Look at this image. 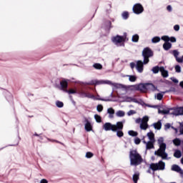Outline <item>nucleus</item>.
<instances>
[{
    "mask_svg": "<svg viewBox=\"0 0 183 183\" xmlns=\"http://www.w3.org/2000/svg\"><path fill=\"white\" fill-rule=\"evenodd\" d=\"M135 66L137 67V64H135L134 62L130 63V68H132V69H134Z\"/></svg>",
    "mask_w": 183,
    "mask_h": 183,
    "instance_id": "603ef678",
    "label": "nucleus"
},
{
    "mask_svg": "<svg viewBox=\"0 0 183 183\" xmlns=\"http://www.w3.org/2000/svg\"><path fill=\"white\" fill-rule=\"evenodd\" d=\"M117 117H125V112L124 111H118L116 113Z\"/></svg>",
    "mask_w": 183,
    "mask_h": 183,
    "instance_id": "2f4dec72",
    "label": "nucleus"
},
{
    "mask_svg": "<svg viewBox=\"0 0 183 183\" xmlns=\"http://www.w3.org/2000/svg\"><path fill=\"white\" fill-rule=\"evenodd\" d=\"M129 80L130 82H135L137 81V76L134 75H129Z\"/></svg>",
    "mask_w": 183,
    "mask_h": 183,
    "instance_id": "f704fd0d",
    "label": "nucleus"
},
{
    "mask_svg": "<svg viewBox=\"0 0 183 183\" xmlns=\"http://www.w3.org/2000/svg\"><path fill=\"white\" fill-rule=\"evenodd\" d=\"M142 56L144 57V64L147 65L149 62V58L154 56V51L149 47H145L142 51Z\"/></svg>",
    "mask_w": 183,
    "mask_h": 183,
    "instance_id": "7ed1b4c3",
    "label": "nucleus"
},
{
    "mask_svg": "<svg viewBox=\"0 0 183 183\" xmlns=\"http://www.w3.org/2000/svg\"><path fill=\"white\" fill-rule=\"evenodd\" d=\"M154 127L155 129L159 130L162 127V123H161V122L159 121L157 123L154 124Z\"/></svg>",
    "mask_w": 183,
    "mask_h": 183,
    "instance_id": "412c9836",
    "label": "nucleus"
},
{
    "mask_svg": "<svg viewBox=\"0 0 183 183\" xmlns=\"http://www.w3.org/2000/svg\"><path fill=\"white\" fill-rule=\"evenodd\" d=\"M115 86H116L117 88H119V89H125V88H127V86H126L125 85L122 84H117L115 85Z\"/></svg>",
    "mask_w": 183,
    "mask_h": 183,
    "instance_id": "a19ab883",
    "label": "nucleus"
},
{
    "mask_svg": "<svg viewBox=\"0 0 183 183\" xmlns=\"http://www.w3.org/2000/svg\"><path fill=\"white\" fill-rule=\"evenodd\" d=\"M148 88L153 91H157V87L152 84H142L138 86V89H139V91H147L148 90Z\"/></svg>",
    "mask_w": 183,
    "mask_h": 183,
    "instance_id": "39448f33",
    "label": "nucleus"
},
{
    "mask_svg": "<svg viewBox=\"0 0 183 183\" xmlns=\"http://www.w3.org/2000/svg\"><path fill=\"white\" fill-rule=\"evenodd\" d=\"M141 129H144V131L148 129V123H141L140 124Z\"/></svg>",
    "mask_w": 183,
    "mask_h": 183,
    "instance_id": "cd10ccee",
    "label": "nucleus"
},
{
    "mask_svg": "<svg viewBox=\"0 0 183 183\" xmlns=\"http://www.w3.org/2000/svg\"><path fill=\"white\" fill-rule=\"evenodd\" d=\"M174 68L176 72H181V66L179 65H176Z\"/></svg>",
    "mask_w": 183,
    "mask_h": 183,
    "instance_id": "49530a36",
    "label": "nucleus"
},
{
    "mask_svg": "<svg viewBox=\"0 0 183 183\" xmlns=\"http://www.w3.org/2000/svg\"><path fill=\"white\" fill-rule=\"evenodd\" d=\"M182 156V154L181 153V152L179 150H176L174 153V157L175 158H179Z\"/></svg>",
    "mask_w": 183,
    "mask_h": 183,
    "instance_id": "b1692460",
    "label": "nucleus"
},
{
    "mask_svg": "<svg viewBox=\"0 0 183 183\" xmlns=\"http://www.w3.org/2000/svg\"><path fill=\"white\" fill-rule=\"evenodd\" d=\"M174 31H179V25L176 24L174 26Z\"/></svg>",
    "mask_w": 183,
    "mask_h": 183,
    "instance_id": "5fc2aeb1",
    "label": "nucleus"
},
{
    "mask_svg": "<svg viewBox=\"0 0 183 183\" xmlns=\"http://www.w3.org/2000/svg\"><path fill=\"white\" fill-rule=\"evenodd\" d=\"M154 154L158 157H161L162 159H167V158L168 157V154H167L165 152H154Z\"/></svg>",
    "mask_w": 183,
    "mask_h": 183,
    "instance_id": "ddd939ff",
    "label": "nucleus"
},
{
    "mask_svg": "<svg viewBox=\"0 0 183 183\" xmlns=\"http://www.w3.org/2000/svg\"><path fill=\"white\" fill-rule=\"evenodd\" d=\"M173 143L176 147H179V145H181V140L178 138H176L173 140Z\"/></svg>",
    "mask_w": 183,
    "mask_h": 183,
    "instance_id": "393cba45",
    "label": "nucleus"
},
{
    "mask_svg": "<svg viewBox=\"0 0 183 183\" xmlns=\"http://www.w3.org/2000/svg\"><path fill=\"white\" fill-rule=\"evenodd\" d=\"M147 137H148L149 141L155 142V134H154V132H150L147 133Z\"/></svg>",
    "mask_w": 183,
    "mask_h": 183,
    "instance_id": "a211bd4d",
    "label": "nucleus"
},
{
    "mask_svg": "<svg viewBox=\"0 0 183 183\" xmlns=\"http://www.w3.org/2000/svg\"><path fill=\"white\" fill-rule=\"evenodd\" d=\"M172 81H173V82H174V84H178V79H174Z\"/></svg>",
    "mask_w": 183,
    "mask_h": 183,
    "instance_id": "e2e57ef3",
    "label": "nucleus"
},
{
    "mask_svg": "<svg viewBox=\"0 0 183 183\" xmlns=\"http://www.w3.org/2000/svg\"><path fill=\"white\" fill-rule=\"evenodd\" d=\"M60 85L61 86V89H63V91H66V88H68V81H66V80H62L61 81H60Z\"/></svg>",
    "mask_w": 183,
    "mask_h": 183,
    "instance_id": "4468645a",
    "label": "nucleus"
},
{
    "mask_svg": "<svg viewBox=\"0 0 183 183\" xmlns=\"http://www.w3.org/2000/svg\"><path fill=\"white\" fill-rule=\"evenodd\" d=\"M56 105L58 108H62V107H64V102L57 101V102H56Z\"/></svg>",
    "mask_w": 183,
    "mask_h": 183,
    "instance_id": "4c0bfd02",
    "label": "nucleus"
},
{
    "mask_svg": "<svg viewBox=\"0 0 183 183\" xmlns=\"http://www.w3.org/2000/svg\"><path fill=\"white\" fill-rule=\"evenodd\" d=\"M122 16L123 19H128V18H129V13L128 11H124Z\"/></svg>",
    "mask_w": 183,
    "mask_h": 183,
    "instance_id": "c756f323",
    "label": "nucleus"
},
{
    "mask_svg": "<svg viewBox=\"0 0 183 183\" xmlns=\"http://www.w3.org/2000/svg\"><path fill=\"white\" fill-rule=\"evenodd\" d=\"M162 41H164V42H177V39L174 36L169 37L168 36H162Z\"/></svg>",
    "mask_w": 183,
    "mask_h": 183,
    "instance_id": "9b49d317",
    "label": "nucleus"
},
{
    "mask_svg": "<svg viewBox=\"0 0 183 183\" xmlns=\"http://www.w3.org/2000/svg\"><path fill=\"white\" fill-rule=\"evenodd\" d=\"M93 66L95 69H102V64L99 63H96L93 64Z\"/></svg>",
    "mask_w": 183,
    "mask_h": 183,
    "instance_id": "473e14b6",
    "label": "nucleus"
},
{
    "mask_svg": "<svg viewBox=\"0 0 183 183\" xmlns=\"http://www.w3.org/2000/svg\"><path fill=\"white\" fill-rule=\"evenodd\" d=\"M134 144H136V145H139V144H141V139L136 137L134 139Z\"/></svg>",
    "mask_w": 183,
    "mask_h": 183,
    "instance_id": "c03bdc74",
    "label": "nucleus"
},
{
    "mask_svg": "<svg viewBox=\"0 0 183 183\" xmlns=\"http://www.w3.org/2000/svg\"><path fill=\"white\" fill-rule=\"evenodd\" d=\"M79 94L82 95L83 97H88L86 93L85 92H84V91L79 92Z\"/></svg>",
    "mask_w": 183,
    "mask_h": 183,
    "instance_id": "864d4df0",
    "label": "nucleus"
},
{
    "mask_svg": "<svg viewBox=\"0 0 183 183\" xmlns=\"http://www.w3.org/2000/svg\"><path fill=\"white\" fill-rule=\"evenodd\" d=\"M157 142H158L159 145H161V144H165V143H164V138H162V137H160L159 139H158Z\"/></svg>",
    "mask_w": 183,
    "mask_h": 183,
    "instance_id": "de8ad7c7",
    "label": "nucleus"
},
{
    "mask_svg": "<svg viewBox=\"0 0 183 183\" xmlns=\"http://www.w3.org/2000/svg\"><path fill=\"white\" fill-rule=\"evenodd\" d=\"M97 109L98 112H102V111H104V106H102V104H99L97 107Z\"/></svg>",
    "mask_w": 183,
    "mask_h": 183,
    "instance_id": "58836bf2",
    "label": "nucleus"
},
{
    "mask_svg": "<svg viewBox=\"0 0 183 183\" xmlns=\"http://www.w3.org/2000/svg\"><path fill=\"white\" fill-rule=\"evenodd\" d=\"M162 98H164V94L161 93L157 94V99H158V101H162Z\"/></svg>",
    "mask_w": 183,
    "mask_h": 183,
    "instance_id": "79ce46f5",
    "label": "nucleus"
},
{
    "mask_svg": "<svg viewBox=\"0 0 183 183\" xmlns=\"http://www.w3.org/2000/svg\"><path fill=\"white\" fill-rule=\"evenodd\" d=\"M34 135V137H39V134H38L36 133H35Z\"/></svg>",
    "mask_w": 183,
    "mask_h": 183,
    "instance_id": "338daca9",
    "label": "nucleus"
},
{
    "mask_svg": "<svg viewBox=\"0 0 183 183\" xmlns=\"http://www.w3.org/2000/svg\"><path fill=\"white\" fill-rule=\"evenodd\" d=\"M128 134L130 135V137H138V133L134 130H129Z\"/></svg>",
    "mask_w": 183,
    "mask_h": 183,
    "instance_id": "5701e85b",
    "label": "nucleus"
},
{
    "mask_svg": "<svg viewBox=\"0 0 183 183\" xmlns=\"http://www.w3.org/2000/svg\"><path fill=\"white\" fill-rule=\"evenodd\" d=\"M144 64H145L144 63V61L142 62V61L141 60H138L137 61L136 64V69L138 71V72H139L140 74H142V72H144Z\"/></svg>",
    "mask_w": 183,
    "mask_h": 183,
    "instance_id": "6e6552de",
    "label": "nucleus"
},
{
    "mask_svg": "<svg viewBox=\"0 0 183 183\" xmlns=\"http://www.w3.org/2000/svg\"><path fill=\"white\" fill-rule=\"evenodd\" d=\"M163 48L164 51H169V49L172 48V44L169 41H165L164 44H163Z\"/></svg>",
    "mask_w": 183,
    "mask_h": 183,
    "instance_id": "dca6fc26",
    "label": "nucleus"
},
{
    "mask_svg": "<svg viewBox=\"0 0 183 183\" xmlns=\"http://www.w3.org/2000/svg\"><path fill=\"white\" fill-rule=\"evenodd\" d=\"M132 9L134 14H136V15H139V14L144 12V6L139 3L134 4Z\"/></svg>",
    "mask_w": 183,
    "mask_h": 183,
    "instance_id": "0eeeda50",
    "label": "nucleus"
},
{
    "mask_svg": "<svg viewBox=\"0 0 183 183\" xmlns=\"http://www.w3.org/2000/svg\"><path fill=\"white\" fill-rule=\"evenodd\" d=\"M160 72L162 73L163 78H168V71L165 70L164 66L160 67Z\"/></svg>",
    "mask_w": 183,
    "mask_h": 183,
    "instance_id": "2eb2a0df",
    "label": "nucleus"
},
{
    "mask_svg": "<svg viewBox=\"0 0 183 183\" xmlns=\"http://www.w3.org/2000/svg\"><path fill=\"white\" fill-rule=\"evenodd\" d=\"M132 42H138L139 41V36L138 34H134L132 39Z\"/></svg>",
    "mask_w": 183,
    "mask_h": 183,
    "instance_id": "a878e982",
    "label": "nucleus"
},
{
    "mask_svg": "<svg viewBox=\"0 0 183 183\" xmlns=\"http://www.w3.org/2000/svg\"><path fill=\"white\" fill-rule=\"evenodd\" d=\"M177 115H183V107H179L177 109Z\"/></svg>",
    "mask_w": 183,
    "mask_h": 183,
    "instance_id": "ea45409f",
    "label": "nucleus"
},
{
    "mask_svg": "<svg viewBox=\"0 0 183 183\" xmlns=\"http://www.w3.org/2000/svg\"><path fill=\"white\" fill-rule=\"evenodd\" d=\"M150 169H152V171H164L165 169V162L159 161L158 163H152Z\"/></svg>",
    "mask_w": 183,
    "mask_h": 183,
    "instance_id": "20e7f679",
    "label": "nucleus"
},
{
    "mask_svg": "<svg viewBox=\"0 0 183 183\" xmlns=\"http://www.w3.org/2000/svg\"><path fill=\"white\" fill-rule=\"evenodd\" d=\"M159 114H163V115H168V114H169V110H168V109L159 110Z\"/></svg>",
    "mask_w": 183,
    "mask_h": 183,
    "instance_id": "72a5a7b5",
    "label": "nucleus"
},
{
    "mask_svg": "<svg viewBox=\"0 0 183 183\" xmlns=\"http://www.w3.org/2000/svg\"><path fill=\"white\" fill-rule=\"evenodd\" d=\"M86 124L84 125L85 130L87 132H91L92 131V124H91V122L88 120V119H85Z\"/></svg>",
    "mask_w": 183,
    "mask_h": 183,
    "instance_id": "f8f14e48",
    "label": "nucleus"
},
{
    "mask_svg": "<svg viewBox=\"0 0 183 183\" xmlns=\"http://www.w3.org/2000/svg\"><path fill=\"white\" fill-rule=\"evenodd\" d=\"M102 84H105L104 81H98V80H92L91 85H101Z\"/></svg>",
    "mask_w": 183,
    "mask_h": 183,
    "instance_id": "aec40b11",
    "label": "nucleus"
},
{
    "mask_svg": "<svg viewBox=\"0 0 183 183\" xmlns=\"http://www.w3.org/2000/svg\"><path fill=\"white\" fill-rule=\"evenodd\" d=\"M169 128H172L171 124L169 123H167L164 125V129H169Z\"/></svg>",
    "mask_w": 183,
    "mask_h": 183,
    "instance_id": "8fccbe9b",
    "label": "nucleus"
},
{
    "mask_svg": "<svg viewBox=\"0 0 183 183\" xmlns=\"http://www.w3.org/2000/svg\"><path fill=\"white\" fill-rule=\"evenodd\" d=\"M179 85H180V86H181L182 88H183V81H181V82L179 83Z\"/></svg>",
    "mask_w": 183,
    "mask_h": 183,
    "instance_id": "69168bd1",
    "label": "nucleus"
},
{
    "mask_svg": "<svg viewBox=\"0 0 183 183\" xmlns=\"http://www.w3.org/2000/svg\"><path fill=\"white\" fill-rule=\"evenodd\" d=\"M137 114V112H135V110H129L127 113V115H129V117H131V115H134Z\"/></svg>",
    "mask_w": 183,
    "mask_h": 183,
    "instance_id": "a18cd8bd",
    "label": "nucleus"
},
{
    "mask_svg": "<svg viewBox=\"0 0 183 183\" xmlns=\"http://www.w3.org/2000/svg\"><path fill=\"white\" fill-rule=\"evenodd\" d=\"M40 183H48V180H46V179H42L40 181Z\"/></svg>",
    "mask_w": 183,
    "mask_h": 183,
    "instance_id": "bf43d9fd",
    "label": "nucleus"
},
{
    "mask_svg": "<svg viewBox=\"0 0 183 183\" xmlns=\"http://www.w3.org/2000/svg\"><path fill=\"white\" fill-rule=\"evenodd\" d=\"M127 99H131L132 101V98L128 97Z\"/></svg>",
    "mask_w": 183,
    "mask_h": 183,
    "instance_id": "774afa93",
    "label": "nucleus"
},
{
    "mask_svg": "<svg viewBox=\"0 0 183 183\" xmlns=\"http://www.w3.org/2000/svg\"><path fill=\"white\" fill-rule=\"evenodd\" d=\"M180 134L183 135V124H180V130H179Z\"/></svg>",
    "mask_w": 183,
    "mask_h": 183,
    "instance_id": "6e6d98bb",
    "label": "nucleus"
},
{
    "mask_svg": "<svg viewBox=\"0 0 183 183\" xmlns=\"http://www.w3.org/2000/svg\"><path fill=\"white\" fill-rule=\"evenodd\" d=\"M136 122H137V124H139V123L142 122V120L141 119H137Z\"/></svg>",
    "mask_w": 183,
    "mask_h": 183,
    "instance_id": "680f3d73",
    "label": "nucleus"
},
{
    "mask_svg": "<svg viewBox=\"0 0 183 183\" xmlns=\"http://www.w3.org/2000/svg\"><path fill=\"white\" fill-rule=\"evenodd\" d=\"M179 54V53H178V51L177 50H174L173 51V55L175 58H178V55Z\"/></svg>",
    "mask_w": 183,
    "mask_h": 183,
    "instance_id": "09e8293b",
    "label": "nucleus"
},
{
    "mask_svg": "<svg viewBox=\"0 0 183 183\" xmlns=\"http://www.w3.org/2000/svg\"><path fill=\"white\" fill-rule=\"evenodd\" d=\"M112 42H114V44H122V42H125V41H127V35H124V36L117 35L112 38Z\"/></svg>",
    "mask_w": 183,
    "mask_h": 183,
    "instance_id": "423d86ee",
    "label": "nucleus"
},
{
    "mask_svg": "<svg viewBox=\"0 0 183 183\" xmlns=\"http://www.w3.org/2000/svg\"><path fill=\"white\" fill-rule=\"evenodd\" d=\"M176 60L177 61V62H179V63L183 61L182 58L176 57Z\"/></svg>",
    "mask_w": 183,
    "mask_h": 183,
    "instance_id": "13d9d810",
    "label": "nucleus"
},
{
    "mask_svg": "<svg viewBox=\"0 0 183 183\" xmlns=\"http://www.w3.org/2000/svg\"><path fill=\"white\" fill-rule=\"evenodd\" d=\"M102 129L104 131H112V132H117V137L122 138L124 137V123L122 122H117L116 124H113L109 122H106L103 126Z\"/></svg>",
    "mask_w": 183,
    "mask_h": 183,
    "instance_id": "f257e3e1",
    "label": "nucleus"
},
{
    "mask_svg": "<svg viewBox=\"0 0 183 183\" xmlns=\"http://www.w3.org/2000/svg\"><path fill=\"white\" fill-rule=\"evenodd\" d=\"M138 179H139V174H134L133 175V182L134 183H138Z\"/></svg>",
    "mask_w": 183,
    "mask_h": 183,
    "instance_id": "7c9ffc66",
    "label": "nucleus"
},
{
    "mask_svg": "<svg viewBox=\"0 0 183 183\" xmlns=\"http://www.w3.org/2000/svg\"><path fill=\"white\" fill-rule=\"evenodd\" d=\"M143 143L146 144V149H154V148H155V147L154 146L155 142L149 141L147 142L145 140H144Z\"/></svg>",
    "mask_w": 183,
    "mask_h": 183,
    "instance_id": "9d476101",
    "label": "nucleus"
},
{
    "mask_svg": "<svg viewBox=\"0 0 183 183\" xmlns=\"http://www.w3.org/2000/svg\"><path fill=\"white\" fill-rule=\"evenodd\" d=\"M107 112L109 114V118H114V114H115V110L110 107L107 109Z\"/></svg>",
    "mask_w": 183,
    "mask_h": 183,
    "instance_id": "6ab92c4d",
    "label": "nucleus"
},
{
    "mask_svg": "<svg viewBox=\"0 0 183 183\" xmlns=\"http://www.w3.org/2000/svg\"><path fill=\"white\" fill-rule=\"evenodd\" d=\"M94 119H96V122L100 124V122H102V117L98 114L94 115Z\"/></svg>",
    "mask_w": 183,
    "mask_h": 183,
    "instance_id": "c85d7f7f",
    "label": "nucleus"
},
{
    "mask_svg": "<svg viewBox=\"0 0 183 183\" xmlns=\"http://www.w3.org/2000/svg\"><path fill=\"white\" fill-rule=\"evenodd\" d=\"M172 129H174L175 131V134H178V129L172 126Z\"/></svg>",
    "mask_w": 183,
    "mask_h": 183,
    "instance_id": "052dcab7",
    "label": "nucleus"
},
{
    "mask_svg": "<svg viewBox=\"0 0 183 183\" xmlns=\"http://www.w3.org/2000/svg\"><path fill=\"white\" fill-rule=\"evenodd\" d=\"M165 149H167V144L165 143L161 144H159V149L155 152H165Z\"/></svg>",
    "mask_w": 183,
    "mask_h": 183,
    "instance_id": "f3484780",
    "label": "nucleus"
},
{
    "mask_svg": "<svg viewBox=\"0 0 183 183\" xmlns=\"http://www.w3.org/2000/svg\"><path fill=\"white\" fill-rule=\"evenodd\" d=\"M65 92H67V94H76V90L74 89H66Z\"/></svg>",
    "mask_w": 183,
    "mask_h": 183,
    "instance_id": "e433bc0d",
    "label": "nucleus"
},
{
    "mask_svg": "<svg viewBox=\"0 0 183 183\" xmlns=\"http://www.w3.org/2000/svg\"><path fill=\"white\" fill-rule=\"evenodd\" d=\"M129 159L130 164L134 167H138V165H141L144 161L142 159V156L138 153L137 150H131L129 152Z\"/></svg>",
    "mask_w": 183,
    "mask_h": 183,
    "instance_id": "f03ea898",
    "label": "nucleus"
},
{
    "mask_svg": "<svg viewBox=\"0 0 183 183\" xmlns=\"http://www.w3.org/2000/svg\"><path fill=\"white\" fill-rule=\"evenodd\" d=\"M161 41V38L159 36H154L152 39V42L153 44H157V42H159Z\"/></svg>",
    "mask_w": 183,
    "mask_h": 183,
    "instance_id": "bb28decb",
    "label": "nucleus"
},
{
    "mask_svg": "<svg viewBox=\"0 0 183 183\" xmlns=\"http://www.w3.org/2000/svg\"><path fill=\"white\" fill-rule=\"evenodd\" d=\"M94 157V154L91 152H87L86 153V158H92Z\"/></svg>",
    "mask_w": 183,
    "mask_h": 183,
    "instance_id": "37998d69",
    "label": "nucleus"
},
{
    "mask_svg": "<svg viewBox=\"0 0 183 183\" xmlns=\"http://www.w3.org/2000/svg\"><path fill=\"white\" fill-rule=\"evenodd\" d=\"M172 171H174V172H177L178 174H180V175H183L182 169H181L177 164H173L172 166Z\"/></svg>",
    "mask_w": 183,
    "mask_h": 183,
    "instance_id": "1a4fd4ad",
    "label": "nucleus"
},
{
    "mask_svg": "<svg viewBox=\"0 0 183 183\" xmlns=\"http://www.w3.org/2000/svg\"><path fill=\"white\" fill-rule=\"evenodd\" d=\"M149 121V118L147 116H145L142 119V123L143 124H148V122Z\"/></svg>",
    "mask_w": 183,
    "mask_h": 183,
    "instance_id": "c9c22d12",
    "label": "nucleus"
},
{
    "mask_svg": "<svg viewBox=\"0 0 183 183\" xmlns=\"http://www.w3.org/2000/svg\"><path fill=\"white\" fill-rule=\"evenodd\" d=\"M153 74H158L161 71V67L157 66L152 68V69Z\"/></svg>",
    "mask_w": 183,
    "mask_h": 183,
    "instance_id": "4be33fe9",
    "label": "nucleus"
},
{
    "mask_svg": "<svg viewBox=\"0 0 183 183\" xmlns=\"http://www.w3.org/2000/svg\"><path fill=\"white\" fill-rule=\"evenodd\" d=\"M147 107H149V108H159V105L147 104Z\"/></svg>",
    "mask_w": 183,
    "mask_h": 183,
    "instance_id": "3c124183",
    "label": "nucleus"
},
{
    "mask_svg": "<svg viewBox=\"0 0 183 183\" xmlns=\"http://www.w3.org/2000/svg\"><path fill=\"white\" fill-rule=\"evenodd\" d=\"M99 101H105V102H107V101H109V99H99Z\"/></svg>",
    "mask_w": 183,
    "mask_h": 183,
    "instance_id": "0e129e2a",
    "label": "nucleus"
},
{
    "mask_svg": "<svg viewBox=\"0 0 183 183\" xmlns=\"http://www.w3.org/2000/svg\"><path fill=\"white\" fill-rule=\"evenodd\" d=\"M167 10L169 12H171V11H172V7L171 6V5L167 6Z\"/></svg>",
    "mask_w": 183,
    "mask_h": 183,
    "instance_id": "4d7b16f0",
    "label": "nucleus"
}]
</instances>
